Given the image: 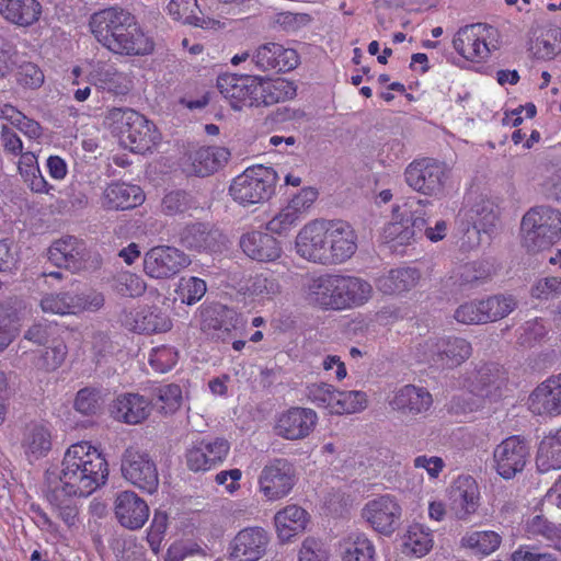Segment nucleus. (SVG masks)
I'll return each instance as SVG.
<instances>
[{
  "instance_id": "f257e3e1",
  "label": "nucleus",
  "mask_w": 561,
  "mask_h": 561,
  "mask_svg": "<svg viewBox=\"0 0 561 561\" xmlns=\"http://www.w3.org/2000/svg\"><path fill=\"white\" fill-rule=\"evenodd\" d=\"M107 477V461L95 447L88 442L72 444L64 455L60 469L46 471V499L87 497L104 485Z\"/></svg>"
},
{
  "instance_id": "72a5a7b5",
  "label": "nucleus",
  "mask_w": 561,
  "mask_h": 561,
  "mask_svg": "<svg viewBox=\"0 0 561 561\" xmlns=\"http://www.w3.org/2000/svg\"><path fill=\"white\" fill-rule=\"evenodd\" d=\"M85 247L82 241L72 236L62 237L49 247L48 259L58 266L78 270L83 261Z\"/></svg>"
},
{
  "instance_id": "13d9d810",
  "label": "nucleus",
  "mask_w": 561,
  "mask_h": 561,
  "mask_svg": "<svg viewBox=\"0 0 561 561\" xmlns=\"http://www.w3.org/2000/svg\"><path fill=\"white\" fill-rule=\"evenodd\" d=\"M489 44L480 37H454L453 46L465 59L480 62L490 55Z\"/></svg>"
},
{
  "instance_id": "39448f33",
  "label": "nucleus",
  "mask_w": 561,
  "mask_h": 561,
  "mask_svg": "<svg viewBox=\"0 0 561 561\" xmlns=\"http://www.w3.org/2000/svg\"><path fill=\"white\" fill-rule=\"evenodd\" d=\"M520 229L528 251L548 249L561 238V211L549 206L533 207L523 216Z\"/></svg>"
},
{
  "instance_id": "58836bf2",
  "label": "nucleus",
  "mask_w": 561,
  "mask_h": 561,
  "mask_svg": "<svg viewBox=\"0 0 561 561\" xmlns=\"http://www.w3.org/2000/svg\"><path fill=\"white\" fill-rule=\"evenodd\" d=\"M0 14L19 26H30L39 20L42 4L37 0H0Z\"/></svg>"
},
{
  "instance_id": "49530a36",
  "label": "nucleus",
  "mask_w": 561,
  "mask_h": 561,
  "mask_svg": "<svg viewBox=\"0 0 561 561\" xmlns=\"http://www.w3.org/2000/svg\"><path fill=\"white\" fill-rule=\"evenodd\" d=\"M472 233H491L499 220V209L491 201H480L471 209ZM467 233H471L470 230Z\"/></svg>"
},
{
  "instance_id": "0eeeda50",
  "label": "nucleus",
  "mask_w": 561,
  "mask_h": 561,
  "mask_svg": "<svg viewBox=\"0 0 561 561\" xmlns=\"http://www.w3.org/2000/svg\"><path fill=\"white\" fill-rule=\"evenodd\" d=\"M449 174L450 170L444 162L423 158L407 167L404 179L413 191L439 199L445 195Z\"/></svg>"
},
{
  "instance_id": "7ed1b4c3",
  "label": "nucleus",
  "mask_w": 561,
  "mask_h": 561,
  "mask_svg": "<svg viewBox=\"0 0 561 561\" xmlns=\"http://www.w3.org/2000/svg\"><path fill=\"white\" fill-rule=\"evenodd\" d=\"M285 81H266L257 76L225 73L217 78V88L234 110L277 103L288 88Z\"/></svg>"
},
{
  "instance_id": "bb28decb",
  "label": "nucleus",
  "mask_w": 561,
  "mask_h": 561,
  "mask_svg": "<svg viewBox=\"0 0 561 561\" xmlns=\"http://www.w3.org/2000/svg\"><path fill=\"white\" fill-rule=\"evenodd\" d=\"M122 323L130 331L138 333H158L171 329V320L156 307H144L125 311Z\"/></svg>"
},
{
  "instance_id": "1a4fd4ad",
  "label": "nucleus",
  "mask_w": 561,
  "mask_h": 561,
  "mask_svg": "<svg viewBox=\"0 0 561 561\" xmlns=\"http://www.w3.org/2000/svg\"><path fill=\"white\" fill-rule=\"evenodd\" d=\"M428 201L412 198L407 203L411 215L400 221L388 224L383 228L382 237L389 248L396 252H402V248L411 244L419 232L423 231L426 225L424 208L430 205Z\"/></svg>"
},
{
  "instance_id": "5fc2aeb1",
  "label": "nucleus",
  "mask_w": 561,
  "mask_h": 561,
  "mask_svg": "<svg viewBox=\"0 0 561 561\" xmlns=\"http://www.w3.org/2000/svg\"><path fill=\"white\" fill-rule=\"evenodd\" d=\"M339 390L327 382H312L306 387V398L309 402L319 409H324L329 413L333 414L334 403Z\"/></svg>"
},
{
  "instance_id": "4be33fe9",
  "label": "nucleus",
  "mask_w": 561,
  "mask_h": 561,
  "mask_svg": "<svg viewBox=\"0 0 561 561\" xmlns=\"http://www.w3.org/2000/svg\"><path fill=\"white\" fill-rule=\"evenodd\" d=\"M115 516L127 529L141 528L149 517L148 504L133 491H123L114 502Z\"/></svg>"
},
{
  "instance_id": "c756f323",
  "label": "nucleus",
  "mask_w": 561,
  "mask_h": 561,
  "mask_svg": "<svg viewBox=\"0 0 561 561\" xmlns=\"http://www.w3.org/2000/svg\"><path fill=\"white\" fill-rule=\"evenodd\" d=\"M135 24V16L131 13L117 8L95 12L89 22L93 35H123V31Z\"/></svg>"
},
{
  "instance_id": "5701e85b",
  "label": "nucleus",
  "mask_w": 561,
  "mask_h": 561,
  "mask_svg": "<svg viewBox=\"0 0 561 561\" xmlns=\"http://www.w3.org/2000/svg\"><path fill=\"white\" fill-rule=\"evenodd\" d=\"M505 380V371L499 364H483L466 375L463 387L476 396L489 397L499 390Z\"/></svg>"
},
{
  "instance_id": "2f4dec72",
  "label": "nucleus",
  "mask_w": 561,
  "mask_h": 561,
  "mask_svg": "<svg viewBox=\"0 0 561 561\" xmlns=\"http://www.w3.org/2000/svg\"><path fill=\"white\" fill-rule=\"evenodd\" d=\"M145 194L140 186L125 182L108 184L102 194V206L107 209H130L141 205Z\"/></svg>"
},
{
  "instance_id": "338daca9",
  "label": "nucleus",
  "mask_w": 561,
  "mask_h": 561,
  "mask_svg": "<svg viewBox=\"0 0 561 561\" xmlns=\"http://www.w3.org/2000/svg\"><path fill=\"white\" fill-rule=\"evenodd\" d=\"M154 396V404L164 413H174L182 404V390L174 383L158 387Z\"/></svg>"
},
{
  "instance_id": "b1692460",
  "label": "nucleus",
  "mask_w": 561,
  "mask_h": 561,
  "mask_svg": "<svg viewBox=\"0 0 561 561\" xmlns=\"http://www.w3.org/2000/svg\"><path fill=\"white\" fill-rule=\"evenodd\" d=\"M389 404L392 410L402 415L415 417L431 409L433 398L430 391L423 387L405 385L394 392Z\"/></svg>"
},
{
  "instance_id": "9d476101",
  "label": "nucleus",
  "mask_w": 561,
  "mask_h": 561,
  "mask_svg": "<svg viewBox=\"0 0 561 561\" xmlns=\"http://www.w3.org/2000/svg\"><path fill=\"white\" fill-rule=\"evenodd\" d=\"M123 477L135 486L152 494L159 485L156 463L150 456L136 448H127L122 458Z\"/></svg>"
},
{
  "instance_id": "6ab92c4d",
  "label": "nucleus",
  "mask_w": 561,
  "mask_h": 561,
  "mask_svg": "<svg viewBox=\"0 0 561 561\" xmlns=\"http://www.w3.org/2000/svg\"><path fill=\"white\" fill-rule=\"evenodd\" d=\"M270 537L262 527H247L240 530L230 546V557L234 561H257L266 551Z\"/></svg>"
},
{
  "instance_id": "864d4df0",
  "label": "nucleus",
  "mask_w": 561,
  "mask_h": 561,
  "mask_svg": "<svg viewBox=\"0 0 561 561\" xmlns=\"http://www.w3.org/2000/svg\"><path fill=\"white\" fill-rule=\"evenodd\" d=\"M197 208V202L186 191L176 190L167 193L160 204L161 213L165 216H176Z\"/></svg>"
},
{
  "instance_id": "2eb2a0df",
  "label": "nucleus",
  "mask_w": 561,
  "mask_h": 561,
  "mask_svg": "<svg viewBox=\"0 0 561 561\" xmlns=\"http://www.w3.org/2000/svg\"><path fill=\"white\" fill-rule=\"evenodd\" d=\"M190 257L173 247H156L144 259V270L152 278H169L190 265Z\"/></svg>"
},
{
  "instance_id": "bf43d9fd",
  "label": "nucleus",
  "mask_w": 561,
  "mask_h": 561,
  "mask_svg": "<svg viewBox=\"0 0 561 561\" xmlns=\"http://www.w3.org/2000/svg\"><path fill=\"white\" fill-rule=\"evenodd\" d=\"M482 301L488 323L507 317L517 307V301L513 296L494 295L482 299Z\"/></svg>"
},
{
  "instance_id": "de8ad7c7",
  "label": "nucleus",
  "mask_w": 561,
  "mask_h": 561,
  "mask_svg": "<svg viewBox=\"0 0 561 561\" xmlns=\"http://www.w3.org/2000/svg\"><path fill=\"white\" fill-rule=\"evenodd\" d=\"M501 536L493 530L471 531L461 538V546L476 554L489 556L501 545Z\"/></svg>"
},
{
  "instance_id": "e433bc0d",
  "label": "nucleus",
  "mask_w": 561,
  "mask_h": 561,
  "mask_svg": "<svg viewBox=\"0 0 561 561\" xmlns=\"http://www.w3.org/2000/svg\"><path fill=\"white\" fill-rule=\"evenodd\" d=\"M91 83L112 95H126L133 87L130 78L113 66H99L90 73Z\"/></svg>"
},
{
  "instance_id": "dca6fc26",
  "label": "nucleus",
  "mask_w": 561,
  "mask_h": 561,
  "mask_svg": "<svg viewBox=\"0 0 561 561\" xmlns=\"http://www.w3.org/2000/svg\"><path fill=\"white\" fill-rule=\"evenodd\" d=\"M230 311L220 304L204 305L199 309V328L210 339L229 343L238 336V328Z\"/></svg>"
},
{
  "instance_id": "f03ea898",
  "label": "nucleus",
  "mask_w": 561,
  "mask_h": 561,
  "mask_svg": "<svg viewBox=\"0 0 561 561\" xmlns=\"http://www.w3.org/2000/svg\"><path fill=\"white\" fill-rule=\"evenodd\" d=\"M297 254L312 263L341 264L357 250V234L343 220L316 219L306 224L295 240Z\"/></svg>"
},
{
  "instance_id": "c85d7f7f",
  "label": "nucleus",
  "mask_w": 561,
  "mask_h": 561,
  "mask_svg": "<svg viewBox=\"0 0 561 561\" xmlns=\"http://www.w3.org/2000/svg\"><path fill=\"white\" fill-rule=\"evenodd\" d=\"M305 297L311 305L340 310L339 275L324 274L310 278L305 285Z\"/></svg>"
},
{
  "instance_id": "393cba45",
  "label": "nucleus",
  "mask_w": 561,
  "mask_h": 561,
  "mask_svg": "<svg viewBox=\"0 0 561 561\" xmlns=\"http://www.w3.org/2000/svg\"><path fill=\"white\" fill-rule=\"evenodd\" d=\"M253 61L261 70H276L287 72L299 64V57L295 49L284 47L277 43H267L257 48Z\"/></svg>"
},
{
  "instance_id": "cd10ccee",
  "label": "nucleus",
  "mask_w": 561,
  "mask_h": 561,
  "mask_svg": "<svg viewBox=\"0 0 561 561\" xmlns=\"http://www.w3.org/2000/svg\"><path fill=\"white\" fill-rule=\"evenodd\" d=\"M230 156L231 153L226 147H201L190 153L185 170L190 174L207 176L224 168Z\"/></svg>"
},
{
  "instance_id": "603ef678",
  "label": "nucleus",
  "mask_w": 561,
  "mask_h": 561,
  "mask_svg": "<svg viewBox=\"0 0 561 561\" xmlns=\"http://www.w3.org/2000/svg\"><path fill=\"white\" fill-rule=\"evenodd\" d=\"M491 275V267L485 262L473 261L461 265L455 273V283L460 287H476Z\"/></svg>"
},
{
  "instance_id": "69168bd1",
  "label": "nucleus",
  "mask_w": 561,
  "mask_h": 561,
  "mask_svg": "<svg viewBox=\"0 0 561 561\" xmlns=\"http://www.w3.org/2000/svg\"><path fill=\"white\" fill-rule=\"evenodd\" d=\"M312 21L307 13L279 12L274 15L272 24L275 31L296 33L300 32Z\"/></svg>"
},
{
  "instance_id": "9b49d317",
  "label": "nucleus",
  "mask_w": 561,
  "mask_h": 561,
  "mask_svg": "<svg viewBox=\"0 0 561 561\" xmlns=\"http://www.w3.org/2000/svg\"><path fill=\"white\" fill-rule=\"evenodd\" d=\"M104 305V297L100 293H58L47 294L39 302L45 313L51 314H77L82 311H98Z\"/></svg>"
},
{
  "instance_id": "09e8293b",
  "label": "nucleus",
  "mask_w": 561,
  "mask_h": 561,
  "mask_svg": "<svg viewBox=\"0 0 561 561\" xmlns=\"http://www.w3.org/2000/svg\"><path fill=\"white\" fill-rule=\"evenodd\" d=\"M525 531L528 538H542L561 551V525L549 522L541 515H536L527 520Z\"/></svg>"
},
{
  "instance_id": "79ce46f5",
  "label": "nucleus",
  "mask_w": 561,
  "mask_h": 561,
  "mask_svg": "<svg viewBox=\"0 0 561 561\" xmlns=\"http://www.w3.org/2000/svg\"><path fill=\"white\" fill-rule=\"evenodd\" d=\"M536 465L540 472L561 469V427L550 432L541 439Z\"/></svg>"
},
{
  "instance_id": "052dcab7",
  "label": "nucleus",
  "mask_w": 561,
  "mask_h": 561,
  "mask_svg": "<svg viewBox=\"0 0 561 561\" xmlns=\"http://www.w3.org/2000/svg\"><path fill=\"white\" fill-rule=\"evenodd\" d=\"M367 394L359 390L340 391L334 403L333 414H353L367 408Z\"/></svg>"
},
{
  "instance_id": "4c0bfd02",
  "label": "nucleus",
  "mask_w": 561,
  "mask_h": 561,
  "mask_svg": "<svg viewBox=\"0 0 561 561\" xmlns=\"http://www.w3.org/2000/svg\"><path fill=\"white\" fill-rule=\"evenodd\" d=\"M308 523V513L296 504L287 505L274 516L277 537L288 541L305 530Z\"/></svg>"
},
{
  "instance_id": "4d7b16f0",
  "label": "nucleus",
  "mask_w": 561,
  "mask_h": 561,
  "mask_svg": "<svg viewBox=\"0 0 561 561\" xmlns=\"http://www.w3.org/2000/svg\"><path fill=\"white\" fill-rule=\"evenodd\" d=\"M68 354L67 345L61 340H53L36 360V367L45 373L57 370L65 362Z\"/></svg>"
},
{
  "instance_id": "6e6d98bb",
  "label": "nucleus",
  "mask_w": 561,
  "mask_h": 561,
  "mask_svg": "<svg viewBox=\"0 0 561 561\" xmlns=\"http://www.w3.org/2000/svg\"><path fill=\"white\" fill-rule=\"evenodd\" d=\"M19 320L16 307L0 305V353L5 351L18 336Z\"/></svg>"
},
{
  "instance_id": "423d86ee",
  "label": "nucleus",
  "mask_w": 561,
  "mask_h": 561,
  "mask_svg": "<svg viewBox=\"0 0 561 561\" xmlns=\"http://www.w3.org/2000/svg\"><path fill=\"white\" fill-rule=\"evenodd\" d=\"M276 182L277 173L273 168L253 165L233 179L229 193L238 204L251 206L268 201L275 192Z\"/></svg>"
},
{
  "instance_id": "a211bd4d",
  "label": "nucleus",
  "mask_w": 561,
  "mask_h": 561,
  "mask_svg": "<svg viewBox=\"0 0 561 561\" xmlns=\"http://www.w3.org/2000/svg\"><path fill=\"white\" fill-rule=\"evenodd\" d=\"M317 421L318 415L312 409L290 408L277 416L275 432L285 439H304L313 431Z\"/></svg>"
},
{
  "instance_id": "6e6552de",
  "label": "nucleus",
  "mask_w": 561,
  "mask_h": 561,
  "mask_svg": "<svg viewBox=\"0 0 561 561\" xmlns=\"http://www.w3.org/2000/svg\"><path fill=\"white\" fill-rule=\"evenodd\" d=\"M417 351L421 362L443 369H453L471 356L472 346L466 339L443 336L426 340L420 344Z\"/></svg>"
},
{
  "instance_id": "8fccbe9b",
  "label": "nucleus",
  "mask_w": 561,
  "mask_h": 561,
  "mask_svg": "<svg viewBox=\"0 0 561 561\" xmlns=\"http://www.w3.org/2000/svg\"><path fill=\"white\" fill-rule=\"evenodd\" d=\"M375 546L363 533H352L345 540L344 561H375Z\"/></svg>"
},
{
  "instance_id": "3c124183",
  "label": "nucleus",
  "mask_w": 561,
  "mask_h": 561,
  "mask_svg": "<svg viewBox=\"0 0 561 561\" xmlns=\"http://www.w3.org/2000/svg\"><path fill=\"white\" fill-rule=\"evenodd\" d=\"M0 118L7 121L32 140H37L43 135V128L36 121L26 117L22 112L10 104H5L1 108Z\"/></svg>"
},
{
  "instance_id": "680f3d73",
  "label": "nucleus",
  "mask_w": 561,
  "mask_h": 561,
  "mask_svg": "<svg viewBox=\"0 0 561 561\" xmlns=\"http://www.w3.org/2000/svg\"><path fill=\"white\" fill-rule=\"evenodd\" d=\"M104 404L102 391L94 387H85L77 392L75 410L83 415L96 414Z\"/></svg>"
},
{
  "instance_id": "a18cd8bd",
  "label": "nucleus",
  "mask_w": 561,
  "mask_h": 561,
  "mask_svg": "<svg viewBox=\"0 0 561 561\" xmlns=\"http://www.w3.org/2000/svg\"><path fill=\"white\" fill-rule=\"evenodd\" d=\"M245 294L260 300H271L280 294V284L274 273L262 272L248 279Z\"/></svg>"
},
{
  "instance_id": "4468645a",
  "label": "nucleus",
  "mask_w": 561,
  "mask_h": 561,
  "mask_svg": "<svg viewBox=\"0 0 561 561\" xmlns=\"http://www.w3.org/2000/svg\"><path fill=\"white\" fill-rule=\"evenodd\" d=\"M363 518L379 534L394 533L401 517V506L394 496L385 494L368 501L362 511Z\"/></svg>"
},
{
  "instance_id": "ddd939ff",
  "label": "nucleus",
  "mask_w": 561,
  "mask_h": 561,
  "mask_svg": "<svg viewBox=\"0 0 561 561\" xmlns=\"http://www.w3.org/2000/svg\"><path fill=\"white\" fill-rule=\"evenodd\" d=\"M529 456V446L524 438L507 437L493 450L494 469L503 479H513L524 470Z\"/></svg>"
},
{
  "instance_id": "aec40b11",
  "label": "nucleus",
  "mask_w": 561,
  "mask_h": 561,
  "mask_svg": "<svg viewBox=\"0 0 561 561\" xmlns=\"http://www.w3.org/2000/svg\"><path fill=\"white\" fill-rule=\"evenodd\" d=\"M179 243L196 252H217L225 243L222 233L208 224L193 222L184 226L179 232Z\"/></svg>"
},
{
  "instance_id": "ea45409f",
  "label": "nucleus",
  "mask_w": 561,
  "mask_h": 561,
  "mask_svg": "<svg viewBox=\"0 0 561 561\" xmlns=\"http://www.w3.org/2000/svg\"><path fill=\"white\" fill-rule=\"evenodd\" d=\"M421 278L419 270L399 267L390 270L377 279V288L385 295H400L414 288Z\"/></svg>"
},
{
  "instance_id": "20e7f679",
  "label": "nucleus",
  "mask_w": 561,
  "mask_h": 561,
  "mask_svg": "<svg viewBox=\"0 0 561 561\" xmlns=\"http://www.w3.org/2000/svg\"><path fill=\"white\" fill-rule=\"evenodd\" d=\"M105 124L116 134L121 144L133 152L145 153L160 139L156 126L129 107H113L105 116Z\"/></svg>"
},
{
  "instance_id": "f3484780",
  "label": "nucleus",
  "mask_w": 561,
  "mask_h": 561,
  "mask_svg": "<svg viewBox=\"0 0 561 561\" xmlns=\"http://www.w3.org/2000/svg\"><path fill=\"white\" fill-rule=\"evenodd\" d=\"M230 444L221 437L204 438L186 453V463L192 471H206L220 463L228 456Z\"/></svg>"
},
{
  "instance_id": "0e129e2a",
  "label": "nucleus",
  "mask_w": 561,
  "mask_h": 561,
  "mask_svg": "<svg viewBox=\"0 0 561 561\" xmlns=\"http://www.w3.org/2000/svg\"><path fill=\"white\" fill-rule=\"evenodd\" d=\"M527 49L529 54L536 59L550 60L561 51V38L529 37Z\"/></svg>"
},
{
  "instance_id": "c9c22d12",
  "label": "nucleus",
  "mask_w": 561,
  "mask_h": 561,
  "mask_svg": "<svg viewBox=\"0 0 561 561\" xmlns=\"http://www.w3.org/2000/svg\"><path fill=\"white\" fill-rule=\"evenodd\" d=\"M197 8V0H171L168 4V12L175 21L183 24L198 26L206 31L225 30L226 21L197 16L194 14Z\"/></svg>"
},
{
  "instance_id": "f704fd0d",
  "label": "nucleus",
  "mask_w": 561,
  "mask_h": 561,
  "mask_svg": "<svg viewBox=\"0 0 561 561\" xmlns=\"http://www.w3.org/2000/svg\"><path fill=\"white\" fill-rule=\"evenodd\" d=\"M374 294L371 284L360 277L339 275L340 310L356 308L367 304Z\"/></svg>"
},
{
  "instance_id": "f8f14e48",
  "label": "nucleus",
  "mask_w": 561,
  "mask_h": 561,
  "mask_svg": "<svg viewBox=\"0 0 561 561\" xmlns=\"http://www.w3.org/2000/svg\"><path fill=\"white\" fill-rule=\"evenodd\" d=\"M257 483L267 501L280 500L289 494L296 483L295 470L286 459H274L263 467Z\"/></svg>"
},
{
  "instance_id": "412c9836",
  "label": "nucleus",
  "mask_w": 561,
  "mask_h": 561,
  "mask_svg": "<svg viewBox=\"0 0 561 561\" xmlns=\"http://www.w3.org/2000/svg\"><path fill=\"white\" fill-rule=\"evenodd\" d=\"M528 408L535 415L561 414V374L550 376L531 391Z\"/></svg>"
},
{
  "instance_id": "e2e57ef3",
  "label": "nucleus",
  "mask_w": 561,
  "mask_h": 561,
  "mask_svg": "<svg viewBox=\"0 0 561 561\" xmlns=\"http://www.w3.org/2000/svg\"><path fill=\"white\" fill-rule=\"evenodd\" d=\"M517 332V343L525 347H531L548 335L549 329L543 319L536 318L526 321Z\"/></svg>"
},
{
  "instance_id": "774afa93",
  "label": "nucleus",
  "mask_w": 561,
  "mask_h": 561,
  "mask_svg": "<svg viewBox=\"0 0 561 561\" xmlns=\"http://www.w3.org/2000/svg\"><path fill=\"white\" fill-rule=\"evenodd\" d=\"M300 220L301 217L297 211L286 205L266 224V229L271 233L287 234Z\"/></svg>"
},
{
  "instance_id": "a19ab883",
  "label": "nucleus",
  "mask_w": 561,
  "mask_h": 561,
  "mask_svg": "<svg viewBox=\"0 0 561 561\" xmlns=\"http://www.w3.org/2000/svg\"><path fill=\"white\" fill-rule=\"evenodd\" d=\"M22 448L30 459L37 460L48 454L51 448V434L49 428L39 423L25 426Z\"/></svg>"
},
{
  "instance_id": "37998d69",
  "label": "nucleus",
  "mask_w": 561,
  "mask_h": 561,
  "mask_svg": "<svg viewBox=\"0 0 561 561\" xmlns=\"http://www.w3.org/2000/svg\"><path fill=\"white\" fill-rule=\"evenodd\" d=\"M432 531L421 524L410 525L402 537V552L405 556L422 558L433 548Z\"/></svg>"
},
{
  "instance_id": "473e14b6",
  "label": "nucleus",
  "mask_w": 561,
  "mask_h": 561,
  "mask_svg": "<svg viewBox=\"0 0 561 561\" xmlns=\"http://www.w3.org/2000/svg\"><path fill=\"white\" fill-rule=\"evenodd\" d=\"M152 401L138 393H124L116 398L112 414L118 421L127 424L144 422L151 412Z\"/></svg>"
},
{
  "instance_id": "c03bdc74",
  "label": "nucleus",
  "mask_w": 561,
  "mask_h": 561,
  "mask_svg": "<svg viewBox=\"0 0 561 561\" xmlns=\"http://www.w3.org/2000/svg\"><path fill=\"white\" fill-rule=\"evenodd\" d=\"M103 47L119 55H146L152 51L150 37H98Z\"/></svg>"
},
{
  "instance_id": "a878e982",
  "label": "nucleus",
  "mask_w": 561,
  "mask_h": 561,
  "mask_svg": "<svg viewBox=\"0 0 561 561\" xmlns=\"http://www.w3.org/2000/svg\"><path fill=\"white\" fill-rule=\"evenodd\" d=\"M239 245L247 256L259 262H274L282 255L279 241L263 231L253 230L243 233Z\"/></svg>"
},
{
  "instance_id": "7c9ffc66",
  "label": "nucleus",
  "mask_w": 561,
  "mask_h": 561,
  "mask_svg": "<svg viewBox=\"0 0 561 561\" xmlns=\"http://www.w3.org/2000/svg\"><path fill=\"white\" fill-rule=\"evenodd\" d=\"M479 489L473 478L459 477L450 490V507L458 519H467L478 508Z\"/></svg>"
}]
</instances>
